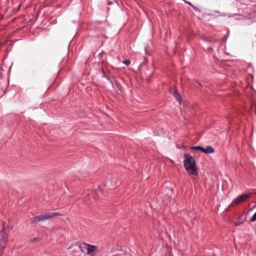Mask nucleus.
Listing matches in <instances>:
<instances>
[{
	"label": "nucleus",
	"mask_w": 256,
	"mask_h": 256,
	"mask_svg": "<svg viewBox=\"0 0 256 256\" xmlns=\"http://www.w3.org/2000/svg\"><path fill=\"white\" fill-rule=\"evenodd\" d=\"M184 165L188 175L194 179L198 174L194 158L190 154H185L184 155Z\"/></svg>",
	"instance_id": "1"
},
{
	"label": "nucleus",
	"mask_w": 256,
	"mask_h": 256,
	"mask_svg": "<svg viewBox=\"0 0 256 256\" xmlns=\"http://www.w3.org/2000/svg\"><path fill=\"white\" fill-rule=\"evenodd\" d=\"M74 248L76 250L79 249L82 252H85L86 250V254L90 256H94L98 251V248L96 246L91 245L86 242L72 245L71 247H70L69 248Z\"/></svg>",
	"instance_id": "2"
},
{
	"label": "nucleus",
	"mask_w": 256,
	"mask_h": 256,
	"mask_svg": "<svg viewBox=\"0 0 256 256\" xmlns=\"http://www.w3.org/2000/svg\"><path fill=\"white\" fill-rule=\"evenodd\" d=\"M5 224V222L3 223L2 228L0 232V256L2 255L3 250L6 246L9 234V230L11 229V228H7Z\"/></svg>",
	"instance_id": "3"
},
{
	"label": "nucleus",
	"mask_w": 256,
	"mask_h": 256,
	"mask_svg": "<svg viewBox=\"0 0 256 256\" xmlns=\"http://www.w3.org/2000/svg\"><path fill=\"white\" fill-rule=\"evenodd\" d=\"M96 195L102 198V197L103 196V192L101 189H98L96 192H91L90 194L88 192H86L84 194L82 198H84V200L86 204L88 202H92V200L96 198Z\"/></svg>",
	"instance_id": "4"
},
{
	"label": "nucleus",
	"mask_w": 256,
	"mask_h": 256,
	"mask_svg": "<svg viewBox=\"0 0 256 256\" xmlns=\"http://www.w3.org/2000/svg\"><path fill=\"white\" fill-rule=\"evenodd\" d=\"M57 215H58V214L56 212H49L44 213L40 216H34L33 218V222H38L40 221L46 220Z\"/></svg>",
	"instance_id": "5"
},
{
	"label": "nucleus",
	"mask_w": 256,
	"mask_h": 256,
	"mask_svg": "<svg viewBox=\"0 0 256 256\" xmlns=\"http://www.w3.org/2000/svg\"><path fill=\"white\" fill-rule=\"evenodd\" d=\"M250 197L248 194H243L238 196L232 202L231 206L237 205L242 202H245Z\"/></svg>",
	"instance_id": "6"
},
{
	"label": "nucleus",
	"mask_w": 256,
	"mask_h": 256,
	"mask_svg": "<svg viewBox=\"0 0 256 256\" xmlns=\"http://www.w3.org/2000/svg\"><path fill=\"white\" fill-rule=\"evenodd\" d=\"M214 149L211 146H207L206 148H202V151L204 153L209 154L214 153Z\"/></svg>",
	"instance_id": "7"
},
{
	"label": "nucleus",
	"mask_w": 256,
	"mask_h": 256,
	"mask_svg": "<svg viewBox=\"0 0 256 256\" xmlns=\"http://www.w3.org/2000/svg\"><path fill=\"white\" fill-rule=\"evenodd\" d=\"M173 94L174 96L176 98V100L179 102L180 103V95L176 91H174L173 92Z\"/></svg>",
	"instance_id": "8"
},
{
	"label": "nucleus",
	"mask_w": 256,
	"mask_h": 256,
	"mask_svg": "<svg viewBox=\"0 0 256 256\" xmlns=\"http://www.w3.org/2000/svg\"><path fill=\"white\" fill-rule=\"evenodd\" d=\"M203 148L201 146H194L190 148L191 150L202 151Z\"/></svg>",
	"instance_id": "9"
},
{
	"label": "nucleus",
	"mask_w": 256,
	"mask_h": 256,
	"mask_svg": "<svg viewBox=\"0 0 256 256\" xmlns=\"http://www.w3.org/2000/svg\"><path fill=\"white\" fill-rule=\"evenodd\" d=\"M244 222V220H241L240 218H238V222H234V224L236 226H240V224H242Z\"/></svg>",
	"instance_id": "10"
},
{
	"label": "nucleus",
	"mask_w": 256,
	"mask_h": 256,
	"mask_svg": "<svg viewBox=\"0 0 256 256\" xmlns=\"http://www.w3.org/2000/svg\"><path fill=\"white\" fill-rule=\"evenodd\" d=\"M250 220L252 222H254L256 220V212L254 214Z\"/></svg>",
	"instance_id": "11"
},
{
	"label": "nucleus",
	"mask_w": 256,
	"mask_h": 256,
	"mask_svg": "<svg viewBox=\"0 0 256 256\" xmlns=\"http://www.w3.org/2000/svg\"><path fill=\"white\" fill-rule=\"evenodd\" d=\"M123 64L126 66H128L130 64V60H126L123 62Z\"/></svg>",
	"instance_id": "12"
},
{
	"label": "nucleus",
	"mask_w": 256,
	"mask_h": 256,
	"mask_svg": "<svg viewBox=\"0 0 256 256\" xmlns=\"http://www.w3.org/2000/svg\"><path fill=\"white\" fill-rule=\"evenodd\" d=\"M186 2L187 4H190V5H191V6H192V4H191L190 2Z\"/></svg>",
	"instance_id": "13"
}]
</instances>
